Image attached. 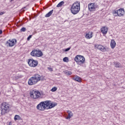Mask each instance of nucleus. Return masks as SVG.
Returning a JSON list of instances; mask_svg holds the SVG:
<instances>
[{"instance_id": "obj_1", "label": "nucleus", "mask_w": 125, "mask_h": 125, "mask_svg": "<svg viewBox=\"0 0 125 125\" xmlns=\"http://www.w3.org/2000/svg\"><path fill=\"white\" fill-rule=\"evenodd\" d=\"M57 105V104H55V103L51 102L50 101H46L41 102L37 105L36 108L39 111H44V110H48L52 109V108H54Z\"/></svg>"}, {"instance_id": "obj_2", "label": "nucleus", "mask_w": 125, "mask_h": 125, "mask_svg": "<svg viewBox=\"0 0 125 125\" xmlns=\"http://www.w3.org/2000/svg\"><path fill=\"white\" fill-rule=\"evenodd\" d=\"M80 10H81V3L79 1L75 2L70 8L71 13L75 15L80 12Z\"/></svg>"}, {"instance_id": "obj_3", "label": "nucleus", "mask_w": 125, "mask_h": 125, "mask_svg": "<svg viewBox=\"0 0 125 125\" xmlns=\"http://www.w3.org/2000/svg\"><path fill=\"white\" fill-rule=\"evenodd\" d=\"M1 115H3L7 114L10 109V104L8 103L3 102L0 105Z\"/></svg>"}, {"instance_id": "obj_4", "label": "nucleus", "mask_w": 125, "mask_h": 125, "mask_svg": "<svg viewBox=\"0 0 125 125\" xmlns=\"http://www.w3.org/2000/svg\"><path fill=\"white\" fill-rule=\"evenodd\" d=\"M42 77L39 74H35L33 77H31L28 82L29 85H33L36 84L41 81Z\"/></svg>"}, {"instance_id": "obj_5", "label": "nucleus", "mask_w": 125, "mask_h": 125, "mask_svg": "<svg viewBox=\"0 0 125 125\" xmlns=\"http://www.w3.org/2000/svg\"><path fill=\"white\" fill-rule=\"evenodd\" d=\"M30 55L33 56V57H42L43 55V54L40 49H34L30 53Z\"/></svg>"}, {"instance_id": "obj_6", "label": "nucleus", "mask_w": 125, "mask_h": 125, "mask_svg": "<svg viewBox=\"0 0 125 125\" xmlns=\"http://www.w3.org/2000/svg\"><path fill=\"white\" fill-rule=\"evenodd\" d=\"M30 94L31 98H33V99H39V98H41L42 95L41 92L37 90H32Z\"/></svg>"}, {"instance_id": "obj_7", "label": "nucleus", "mask_w": 125, "mask_h": 125, "mask_svg": "<svg viewBox=\"0 0 125 125\" xmlns=\"http://www.w3.org/2000/svg\"><path fill=\"white\" fill-rule=\"evenodd\" d=\"M74 60L77 62L78 65H82V64H83V63H84L85 59L83 56L77 55L75 58Z\"/></svg>"}, {"instance_id": "obj_8", "label": "nucleus", "mask_w": 125, "mask_h": 125, "mask_svg": "<svg viewBox=\"0 0 125 125\" xmlns=\"http://www.w3.org/2000/svg\"><path fill=\"white\" fill-rule=\"evenodd\" d=\"M28 64L30 67L35 68L38 66L39 62L38 60H34V59H28Z\"/></svg>"}, {"instance_id": "obj_9", "label": "nucleus", "mask_w": 125, "mask_h": 125, "mask_svg": "<svg viewBox=\"0 0 125 125\" xmlns=\"http://www.w3.org/2000/svg\"><path fill=\"white\" fill-rule=\"evenodd\" d=\"M114 16H119L122 17L125 15V10L124 9H119L118 10L113 11Z\"/></svg>"}, {"instance_id": "obj_10", "label": "nucleus", "mask_w": 125, "mask_h": 125, "mask_svg": "<svg viewBox=\"0 0 125 125\" xmlns=\"http://www.w3.org/2000/svg\"><path fill=\"white\" fill-rule=\"evenodd\" d=\"M17 42V40L16 39H9L6 42L5 45L7 47H13V46H14L16 44Z\"/></svg>"}, {"instance_id": "obj_11", "label": "nucleus", "mask_w": 125, "mask_h": 125, "mask_svg": "<svg viewBox=\"0 0 125 125\" xmlns=\"http://www.w3.org/2000/svg\"><path fill=\"white\" fill-rule=\"evenodd\" d=\"M88 7L90 11H95L98 6L95 3H91L88 4Z\"/></svg>"}, {"instance_id": "obj_12", "label": "nucleus", "mask_w": 125, "mask_h": 125, "mask_svg": "<svg viewBox=\"0 0 125 125\" xmlns=\"http://www.w3.org/2000/svg\"><path fill=\"white\" fill-rule=\"evenodd\" d=\"M101 32L102 33L104 36H105V35H106L107 33H108V27L106 26H103L101 28Z\"/></svg>"}, {"instance_id": "obj_13", "label": "nucleus", "mask_w": 125, "mask_h": 125, "mask_svg": "<svg viewBox=\"0 0 125 125\" xmlns=\"http://www.w3.org/2000/svg\"><path fill=\"white\" fill-rule=\"evenodd\" d=\"M95 47H96V48H98V49H99L102 52H105L106 51V48L102 45H95Z\"/></svg>"}, {"instance_id": "obj_14", "label": "nucleus", "mask_w": 125, "mask_h": 125, "mask_svg": "<svg viewBox=\"0 0 125 125\" xmlns=\"http://www.w3.org/2000/svg\"><path fill=\"white\" fill-rule=\"evenodd\" d=\"M93 37V32L89 31L88 33H86L85 35V38L87 40H90Z\"/></svg>"}, {"instance_id": "obj_15", "label": "nucleus", "mask_w": 125, "mask_h": 125, "mask_svg": "<svg viewBox=\"0 0 125 125\" xmlns=\"http://www.w3.org/2000/svg\"><path fill=\"white\" fill-rule=\"evenodd\" d=\"M66 112L68 114V116L65 117V119L66 120H70V119L74 116V114H73V112H72L71 110H67Z\"/></svg>"}, {"instance_id": "obj_16", "label": "nucleus", "mask_w": 125, "mask_h": 125, "mask_svg": "<svg viewBox=\"0 0 125 125\" xmlns=\"http://www.w3.org/2000/svg\"><path fill=\"white\" fill-rule=\"evenodd\" d=\"M110 46L112 49H114V48L116 47V42L114 39H112L111 41Z\"/></svg>"}, {"instance_id": "obj_17", "label": "nucleus", "mask_w": 125, "mask_h": 125, "mask_svg": "<svg viewBox=\"0 0 125 125\" xmlns=\"http://www.w3.org/2000/svg\"><path fill=\"white\" fill-rule=\"evenodd\" d=\"M73 80L76 82H78V83H82V78L78 76L74 77Z\"/></svg>"}, {"instance_id": "obj_18", "label": "nucleus", "mask_w": 125, "mask_h": 125, "mask_svg": "<svg viewBox=\"0 0 125 125\" xmlns=\"http://www.w3.org/2000/svg\"><path fill=\"white\" fill-rule=\"evenodd\" d=\"M53 13V10H52L49 12L47 14L45 15V17H50L52 14Z\"/></svg>"}, {"instance_id": "obj_19", "label": "nucleus", "mask_w": 125, "mask_h": 125, "mask_svg": "<svg viewBox=\"0 0 125 125\" xmlns=\"http://www.w3.org/2000/svg\"><path fill=\"white\" fill-rule=\"evenodd\" d=\"M14 120L15 121H20L21 120H22V118H21V117H20V116L16 115L14 117Z\"/></svg>"}, {"instance_id": "obj_20", "label": "nucleus", "mask_w": 125, "mask_h": 125, "mask_svg": "<svg viewBox=\"0 0 125 125\" xmlns=\"http://www.w3.org/2000/svg\"><path fill=\"white\" fill-rule=\"evenodd\" d=\"M64 73L67 76H71V75L72 74V72L69 70H65L64 71Z\"/></svg>"}, {"instance_id": "obj_21", "label": "nucleus", "mask_w": 125, "mask_h": 125, "mask_svg": "<svg viewBox=\"0 0 125 125\" xmlns=\"http://www.w3.org/2000/svg\"><path fill=\"white\" fill-rule=\"evenodd\" d=\"M64 3H65V2L63 1H62L61 2H60L57 5V7H62V5H63V4H64Z\"/></svg>"}, {"instance_id": "obj_22", "label": "nucleus", "mask_w": 125, "mask_h": 125, "mask_svg": "<svg viewBox=\"0 0 125 125\" xmlns=\"http://www.w3.org/2000/svg\"><path fill=\"white\" fill-rule=\"evenodd\" d=\"M115 67L116 68H121V63H120V62H116L115 63Z\"/></svg>"}, {"instance_id": "obj_23", "label": "nucleus", "mask_w": 125, "mask_h": 125, "mask_svg": "<svg viewBox=\"0 0 125 125\" xmlns=\"http://www.w3.org/2000/svg\"><path fill=\"white\" fill-rule=\"evenodd\" d=\"M63 62H69V58H68V57H65L63 59Z\"/></svg>"}, {"instance_id": "obj_24", "label": "nucleus", "mask_w": 125, "mask_h": 125, "mask_svg": "<svg viewBox=\"0 0 125 125\" xmlns=\"http://www.w3.org/2000/svg\"><path fill=\"white\" fill-rule=\"evenodd\" d=\"M56 90H57V87H54L51 89V91H52V92H55V91H56Z\"/></svg>"}, {"instance_id": "obj_25", "label": "nucleus", "mask_w": 125, "mask_h": 125, "mask_svg": "<svg viewBox=\"0 0 125 125\" xmlns=\"http://www.w3.org/2000/svg\"><path fill=\"white\" fill-rule=\"evenodd\" d=\"M25 31H26V28L25 27L21 28V32H25Z\"/></svg>"}, {"instance_id": "obj_26", "label": "nucleus", "mask_w": 125, "mask_h": 125, "mask_svg": "<svg viewBox=\"0 0 125 125\" xmlns=\"http://www.w3.org/2000/svg\"><path fill=\"white\" fill-rule=\"evenodd\" d=\"M47 69L50 71V72L53 71V69L51 67H47Z\"/></svg>"}, {"instance_id": "obj_27", "label": "nucleus", "mask_w": 125, "mask_h": 125, "mask_svg": "<svg viewBox=\"0 0 125 125\" xmlns=\"http://www.w3.org/2000/svg\"><path fill=\"white\" fill-rule=\"evenodd\" d=\"M70 49H71V47L67 48L65 49V52L69 51V50H70Z\"/></svg>"}, {"instance_id": "obj_28", "label": "nucleus", "mask_w": 125, "mask_h": 125, "mask_svg": "<svg viewBox=\"0 0 125 125\" xmlns=\"http://www.w3.org/2000/svg\"><path fill=\"white\" fill-rule=\"evenodd\" d=\"M32 38V35H30L28 38H27V41H30V39Z\"/></svg>"}, {"instance_id": "obj_29", "label": "nucleus", "mask_w": 125, "mask_h": 125, "mask_svg": "<svg viewBox=\"0 0 125 125\" xmlns=\"http://www.w3.org/2000/svg\"><path fill=\"white\" fill-rule=\"evenodd\" d=\"M5 13V12H0V15H3Z\"/></svg>"}, {"instance_id": "obj_30", "label": "nucleus", "mask_w": 125, "mask_h": 125, "mask_svg": "<svg viewBox=\"0 0 125 125\" xmlns=\"http://www.w3.org/2000/svg\"><path fill=\"white\" fill-rule=\"evenodd\" d=\"M2 34V30H0V35H1Z\"/></svg>"}, {"instance_id": "obj_31", "label": "nucleus", "mask_w": 125, "mask_h": 125, "mask_svg": "<svg viewBox=\"0 0 125 125\" xmlns=\"http://www.w3.org/2000/svg\"><path fill=\"white\" fill-rule=\"evenodd\" d=\"M13 0H11V1H13Z\"/></svg>"}]
</instances>
